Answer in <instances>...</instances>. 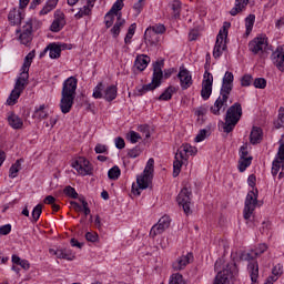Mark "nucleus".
I'll list each match as a JSON object with an SVG mask.
<instances>
[{
    "label": "nucleus",
    "instance_id": "obj_1",
    "mask_svg": "<svg viewBox=\"0 0 284 284\" xmlns=\"http://www.w3.org/2000/svg\"><path fill=\"white\" fill-rule=\"evenodd\" d=\"M79 81L74 77L68 78L62 84L60 110L62 114H69L77 99V85Z\"/></svg>",
    "mask_w": 284,
    "mask_h": 284
},
{
    "label": "nucleus",
    "instance_id": "obj_2",
    "mask_svg": "<svg viewBox=\"0 0 284 284\" xmlns=\"http://www.w3.org/2000/svg\"><path fill=\"white\" fill-rule=\"evenodd\" d=\"M241 116H243V108L241 103L235 102L226 111L225 122H222L223 132L230 134L236 128V123L241 121Z\"/></svg>",
    "mask_w": 284,
    "mask_h": 284
},
{
    "label": "nucleus",
    "instance_id": "obj_3",
    "mask_svg": "<svg viewBox=\"0 0 284 284\" xmlns=\"http://www.w3.org/2000/svg\"><path fill=\"white\" fill-rule=\"evenodd\" d=\"M118 95L116 85L112 84L109 87H104L103 82H99L97 87L93 89V99H105L109 103L114 101Z\"/></svg>",
    "mask_w": 284,
    "mask_h": 284
},
{
    "label": "nucleus",
    "instance_id": "obj_4",
    "mask_svg": "<svg viewBox=\"0 0 284 284\" xmlns=\"http://www.w3.org/2000/svg\"><path fill=\"white\" fill-rule=\"evenodd\" d=\"M227 28H230V23L225 22L216 37V42L213 49L214 59H220L223 52L227 50Z\"/></svg>",
    "mask_w": 284,
    "mask_h": 284
},
{
    "label": "nucleus",
    "instance_id": "obj_5",
    "mask_svg": "<svg viewBox=\"0 0 284 284\" xmlns=\"http://www.w3.org/2000/svg\"><path fill=\"white\" fill-rule=\"evenodd\" d=\"M154 174V159H149L142 174L138 175L136 183L139 190H148Z\"/></svg>",
    "mask_w": 284,
    "mask_h": 284
},
{
    "label": "nucleus",
    "instance_id": "obj_6",
    "mask_svg": "<svg viewBox=\"0 0 284 284\" xmlns=\"http://www.w3.org/2000/svg\"><path fill=\"white\" fill-rule=\"evenodd\" d=\"M258 204V190L255 189L250 191L245 199V205H244V219L245 221H250L252 219V215L254 214V211L256 210V205Z\"/></svg>",
    "mask_w": 284,
    "mask_h": 284
},
{
    "label": "nucleus",
    "instance_id": "obj_7",
    "mask_svg": "<svg viewBox=\"0 0 284 284\" xmlns=\"http://www.w3.org/2000/svg\"><path fill=\"white\" fill-rule=\"evenodd\" d=\"M176 202L179 205H182L184 214L190 216V214H192V209H190V205L192 204V189L184 186L180 191Z\"/></svg>",
    "mask_w": 284,
    "mask_h": 284
},
{
    "label": "nucleus",
    "instance_id": "obj_8",
    "mask_svg": "<svg viewBox=\"0 0 284 284\" xmlns=\"http://www.w3.org/2000/svg\"><path fill=\"white\" fill-rule=\"evenodd\" d=\"M28 85V79L19 77L16 81L14 89L11 91L7 103L8 105H14L17 101H19V97H21V93L23 90H26V87Z\"/></svg>",
    "mask_w": 284,
    "mask_h": 284
},
{
    "label": "nucleus",
    "instance_id": "obj_9",
    "mask_svg": "<svg viewBox=\"0 0 284 284\" xmlns=\"http://www.w3.org/2000/svg\"><path fill=\"white\" fill-rule=\"evenodd\" d=\"M71 165L81 176H90L92 174V164L85 158H78Z\"/></svg>",
    "mask_w": 284,
    "mask_h": 284
},
{
    "label": "nucleus",
    "instance_id": "obj_10",
    "mask_svg": "<svg viewBox=\"0 0 284 284\" xmlns=\"http://www.w3.org/2000/svg\"><path fill=\"white\" fill-rule=\"evenodd\" d=\"M230 99V93H223L220 91V97L215 100L214 105L210 108V111L215 116L221 115V110L225 112V109L227 108V100Z\"/></svg>",
    "mask_w": 284,
    "mask_h": 284
},
{
    "label": "nucleus",
    "instance_id": "obj_11",
    "mask_svg": "<svg viewBox=\"0 0 284 284\" xmlns=\"http://www.w3.org/2000/svg\"><path fill=\"white\" fill-rule=\"evenodd\" d=\"M214 83V77L209 71L204 72V78L202 81L201 97L203 101H207L212 97V84Z\"/></svg>",
    "mask_w": 284,
    "mask_h": 284
},
{
    "label": "nucleus",
    "instance_id": "obj_12",
    "mask_svg": "<svg viewBox=\"0 0 284 284\" xmlns=\"http://www.w3.org/2000/svg\"><path fill=\"white\" fill-rule=\"evenodd\" d=\"M248 50L253 54H258V52H265V50H267V37L261 36V37L254 38L248 43Z\"/></svg>",
    "mask_w": 284,
    "mask_h": 284
},
{
    "label": "nucleus",
    "instance_id": "obj_13",
    "mask_svg": "<svg viewBox=\"0 0 284 284\" xmlns=\"http://www.w3.org/2000/svg\"><path fill=\"white\" fill-rule=\"evenodd\" d=\"M170 223H172V220L170 216L164 215L162 216L159 222L152 226L150 231V236L154 239V236H159V234H163L165 230L170 227Z\"/></svg>",
    "mask_w": 284,
    "mask_h": 284
},
{
    "label": "nucleus",
    "instance_id": "obj_14",
    "mask_svg": "<svg viewBox=\"0 0 284 284\" xmlns=\"http://www.w3.org/2000/svg\"><path fill=\"white\" fill-rule=\"evenodd\" d=\"M232 90H234V73L226 71L222 80L220 92L232 94Z\"/></svg>",
    "mask_w": 284,
    "mask_h": 284
},
{
    "label": "nucleus",
    "instance_id": "obj_15",
    "mask_svg": "<svg viewBox=\"0 0 284 284\" xmlns=\"http://www.w3.org/2000/svg\"><path fill=\"white\" fill-rule=\"evenodd\" d=\"M178 78L180 79V85L182 90H187L192 87V74L184 67L180 68V72L178 73Z\"/></svg>",
    "mask_w": 284,
    "mask_h": 284
},
{
    "label": "nucleus",
    "instance_id": "obj_16",
    "mask_svg": "<svg viewBox=\"0 0 284 284\" xmlns=\"http://www.w3.org/2000/svg\"><path fill=\"white\" fill-rule=\"evenodd\" d=\"M34 59V51L29 52L26 58H24V62L22 64L21 68V73L20 77L22 79H30V67L32 65V60Z\"/></svg>",
    "mask_w": 284,
    "mask_h": 284
},
{
    "label": "nucleus",
    "instance_id": "obj_17",
    "mask_svg": "<svg viewBox=\"0 0 284 284\" xmlns=\"http://www.w3.org/2000/svg\"><path fill=\"white\" fill-rule=\"evenodd\" d=\"M193 258L194 255H192V253L182 255L181 257L178 258L176 262L173 263V270H175V272H181V270H184Z\"/></svg>",
    "mask_w": 284,
    "mask_h": 284
},
{
    "label": "nucleus",
    "instance_id": "obj_18",
    "mask_svg": "<svg viewBox=\"0 0 284 284\" xmlns=\"http://www.w3.org/2000/svg\"><path fill=\"white\" fill-rule=\"evenodd\" d=\"M162 80H163V62L156 61L153 64L152 82L161 87Z\"/></svg>",
    "mask_w": 284,
    "mask_h": 284
},
{
    "label": "nucleus",
    "instance_id": "obj_19",
    "mask_svg": "<svg viewBox=\"0 0 284 284\" xmlns=\"http://www.w3.org/2000/svg\"><path fill=\"white\" fill-rule=\"evenodd\" d=\"M144 41L146 45L156 47L159 41H161V36L152 31V29H146L144 32Z\"/></svg>",
    "mask_w": 284,
    "mask_h": 284
},
{
    "label": "nucleus",
    "instance_id": "obj_20",
    "mask_svg": "<svg viewBox=\"0 0 284 284\" xmlns=\"http://www.w3.org/2000/svg\"><path fill=\"white\" fill-rule=\"evenodd\" d=\"M183 161H187V158L184 156L183 151H179L175 154V160L173 162V176L176 179L181 174V168H183Z\"/></svg>",
    "mask_w": 284,
    "mask_h": 284
},
{
    "label": "nucleus",
    "instance_id": "obj_21",
    "mask_svg": "<svg viewBox=\"0 0 284 284\" xmlns=\"http://www.w3.org/2000/svg\"><path fill=\"white\" fill-rule=\"evenodd\" d=\"M8 123L13 130H21L23 128V120L14 112L9 113Z\"/></svg>",
    "mask_w": 284,
    "mask_h": 284
},
{
    "label": "nucleus",
    "instance_id": "obj_22",
    "mask_svg": "<svg viewBox=\"0 0 284 284\" xmlns=\"http://www.w3.org/2000/svg\"><path fill=\"white\" fill-rule=\"evenodd\" d=\"M263 141V130L258 126H253L250 134V143L252 145H258Z\"/></svg>",
    "mask_w": 284,
    "mask_h": 284
},
{
    "label": "nucleus",
    "instance_id": "obj_23",
    "mask_svg": "<svg viewBox=\"0 0 284 284\" xmlns=\"http://www.w3.org/2000/svg\"><path fill=\"white\" fill-rule=\"evenodd\" d=\"M9 22L11 26H19L21 21H23V16L21 13V10L13 8L9 14H8Z\"/></svg>",
    "mask_w": 284,
    "mask_h": 284
},
{
    "label": "nucleus",
    "instance_id": "obj_24",
    "mask_svg": "<svg viewBox=\"0 0 284 284\" xmlns=\"http://www.w3.org/2000/svg\"><path fill=\"white\" fill-rule=\"evenodd\" d=\"M124 26H125V19H123V14L120 13L118 14V18L113 28L111 29V34L114 39H116L119 34H121V28H123Z\"/></svg>",
    "mask_w": 284,
    "mask_h": 284
},
{
    "label": "nucleus",
    "instance_id": "obj_25",
    "mask_svg": "<svg viewBox=\"0 0 284 284\" xmlns=\"http://www.w3.org/2000/svg\"><path fill=\"white\" fill-rule=\"evenodd\" d=\"M230 276H232L230 270L220 271L215 276L213 284H230Z\"/></svg>",
    "mask_w": 284,
    "mask_h": 284
},
{
    "label": "nucleus",
    "instance_id": "obj_26",
    "mask_svg": "<svg viewBox=\"0 0 284 284\" xmlns=\"http://www.w3.org/2000/svg\"><path fill=\"white\" fill-rule=\"evenodd\" d=\"M148 63H150V57L145 54L138 55L134 61V68L139 70L140 72H143L145 68H148Z\"/></svg>",
    "mask_w": 284,
    "mask_h": 284
},
{
    "label": "nucleus",
    "instance_id": "obj_27",
    "mask_svg": "<svg viewBox=\"0 0 284 284\" xmlns=\"http://www.w3.org/2000/svg\"><path fill=\"white\" fill-rule=\"evenodd\" d=\"M272 274L273 275L267 278L265 284H274V283H276V281H278V276L283 275V265L276 264L272 268Z\"/></svg>",
    "mask_w": 284,
    "mask_h": 284
},
{
    "label": "nucleus",
    "instance_id": "obj_28",
    "mask_svg": "<svg viewBox=\"0 0 284 284\" xmlns=\"http://www.w3.org/2000/svg\"><path fill=\"white\" fill-rule=\"evenodd\" d=\"M248 274L251 276L252 283H257L258 281V262H250L247 265Z\"/></svg>",
    "mask_w": 284,
    "mask_h": 284
},
{
    "label": "nucleus",
    "instance_id": "obj_29",
    "mask_svg": "<svg viewBox=\"0 0 284 284\" xmlns=\"http://www.w3.org/2000/svg\"><path fill=\"white\" fill-rule=\"evenodd\" d=\"M247 3H250V0H235V7L231 9L230 14L236 17L239 12H243L247 8Z\"/></svg>",
    "mask_w": 284,
    "mask_h": 284
},
{
    "label": "nucleus",
    "instance_id": "obj_30",
    "mask_svg": "<svg viewBox=\"0 0 284 284\" xmlns=\"http://www.w3.org/2000/svg\"><path fill=\"white\" fill-rule=\"evenodd\" d=\"M123 6H124L123 0H116L113 3L110 11L106 13V18L112 17L113 14V17H116V19H119V14H121V10H123Z\"/></svg>",
    "mask_w": 284,
    "mask_h": 284
},
{
    "label": "nucleus",
    "instance_id": "obj_31",
    "mask_svg": "<svg viewBox=\"0 0 284 284\" xmlns=\"http://www.w3.org/2000/svg\"><path fill=\"white\" fill-rule=\"evenodd\" d=\"M48 50L50 59H59L61 57V45L52 43L45 48L44 52H48Z\"/></svg>",
    "mask_w": 284,
    "mask_h": 284
},
{
    "label": "nucleus",
    "instance_id": "obj_32",
    "mask_svg": "<svg viewBox=\"0 0 284 284\" xmlns=\"http://www.w3.org/2000/svg\"><path fill=\"white\" fill-rule=\"evenodd\" d=\"M21 161L23 160H17L16 163L11 165V168L9 169V179H17L19 172H21Z\"/></svg>",
    "mask_w": 284,
    "mask_h": 284
},
{
    "label": "nucleus",
    "instance_id": "obj_33",
    "mask_svg": "<svg viewBox=\"0 0 284 284\" xmlns=\"http://www.w3.org/2000/svg\"><path fill=\"white\" fill-rule=\"evenodd\" d=\"M174 92H176V87L170 85L164 90V92L158 99L159 101H170Z\"/></svg>",
    "mask_w": 284,
    "mask_h": 284
},
{
    "label": "nucleus",
    "instance_id": "obj_34",
    "mask_svg": "<svg viewBox=\"0 0 284 284\" xmlns=\"http://www.w3.org/2000/svg\"><path fill=\"white\" fill-rule=\"evenodd\" d=\"M255 21H256V16L254 14H248L245 18L246 36H250L252 33V29L254 28Z\"/></svg>",
    "mask_w": 284,
    "mask_h": 284
},
{
    "label": "nucleus",
    "instance_id": "obj_35",
    "mask_svg": "<svg viewBox=\"0 0 284 284\" xmlns=\"http://www.w3.org/2000/svg\"><path fill=\"white\" fill-rule=\"evenodd\" d=\"M251 165H252V156L240 158V161H239L240 172H245V170H247V168H250Z\"/></svg>",
    "mask_w": 284,
    "mask_h": 284
},
{
    "label": "nucleus",
    "instance_id": "obj_36",
    "mask_svg": "<svg viewBox=\"0 0 284 284\" xmlns=\"http://www.w3.org/2000/svg\"><path fill=\"white\" fill-rule=\"evenodd\" d=\"M281 168H282V170H284L283 169V161H281V159H278V158H275L273 163H272V170H271L272 175L276 176L278 174V172L281 171Z\"/></svg>",
    "mask_w": 284,
    "mask_h": 284
},
{
    "label": "nucleus",
    "instance_id": "obj_37",
    "mask_svg": "<svg viewBox=\"0 0 284 284\" xmlns=\"http://www.w3.org/2000/svg\"><path fill=\"white\" fill-rule=\"evenodd\" d=\"M170 8H171V10H172L173 13H174V18H175V19H179V17H181V1H179V0H173V1L170 3Z\"/></svg>",
    "mask_w": 284,
    "mask_h": 284
},
{
    "label": "nucleus",
    "instance_id": "obj_38",
    "mask_svg": "<svg viewBox=\"0 0 284 284\" xmlns=\"http://www.w3.org/2000/svg\"><path fill=\"white\" fill-rule=\"evenodd\" d=\"M54 8H57V0H53V1L48 0L45 6L40 11V14H48L49 12H52Z\"/></svg>",
    "mask_w": 284,
    "mask_h": 284
},
{
    "label": "nucleus",
    "instance_id": "obj_39",
    "mask_svg": "<svg viewBox=\"0 0 284 284\" xmlns=\"http://www.w3.org/2000/svg\"><path fill=\"white\" fill-rule=\"evenodd\" d=\"M108 176L111 179V181H116L119 176H121V169H119L116 165L111 168L108 172Z\"/></svg>",
    "mask_w": 284,
    "mask_h": 284
},
{
    "label": "nucleus",
    "instance_id": "obj_40",
    "mask_svg": "<svg viewBox=\"0 0 284 284\" xmlns=\"http://www.w3.org/2000/svg\"><path fill=\"white\" fill-rule=\"evenodd\" d=\"M43 212V205L38 204L34 206L33 211H32V221L33 223H37V221H39V219H41V214Z\"/></svg>",
    "mask_w": 284,
    "mask_h": 284
},
{
    "label": "nucleus",
    "instance_id": "obj_41",
    "mask_svg": "<svg viewBox=\"0 0 284 284\" xmlns=\"http://www.w3.org/2000/svg\"><path fill=\"white\" fill-rule=\"evenodd\" d=\"M90 14H92V9L84 6L83 8L79 9L74 17L75 19H83V17H90Z\"/></svg>",
    "mask_w": 284,
    "mask_h": 284
},
{
    "label": "nucleus",
    "instance_id": "obj_42",
    "mask_svg": "<svg viewBox=\"0 0 284 284\" xmlns=\"http://www.w3.org/2000/svg\"><path fill=\"white\" fill-rule=\"evenodd\" d=\"M135 30H136V23H133L129 27L128 33L124 38V43H132V37H134Z\"/></svg>",
    "mask_w": 284,
    "mask_h": 284
},
{
    "label": "nucleus",
    "instance_id": "obj_43",
    "mask_svg": "<svg viewBox=\"0 0 284 284\" xmlns=\"http://www.w3.org/2000/svg\"><path fill=\"white\" fill-rule=\"evenodd\" d=\"M253 85L258 90H265V88H267V80H265V78H256L253 82Z\"/></svg>",
    "mask_w": 284,
    "mask_h": 284
},
{
    "label": "nucleus",
    "instance_id": "obj_44",
    "mask_svg": "<svg viewBox=\"0 0 284 284\" xmlns=\"http://www.w3.org/2000/svg\"><path fill=\"white\" fill-rule=\"evenodd\" d=\"M63 193L70 199H79V193H77V190L70 185L64 187Z\"/></svg>",
    "mask_w": 284,
    "mask_h": 284
},
{
    "label": "nucleus",
    "instance_id": "obj_45",
    "mask_svg": "<svg viewBox=\"0 0 284 284\" xmlns=\"http://www.w3.org/2000/svg\"><path fill=\"white\" fill-rule=\"evenodd\" d=\"M156 88H160L159 84L155 82L151 81L149 84H144L139 92L141 94H145V92H150L152 90H156Z\"/></svg>",
    "mask_w": 284,
    "mask_h": 284
},
{
    "label": "nucleus",
    "instance_id": "obj_46",
    "mask_svg": "<svg viewBox=\"0 0 284 284\" xmlns=\"http://www.w3.org/2000/svg\"><path fill=\"white\" fill-rule=\"evenodd\" d=\"M34 116H36V119H47L48 118V112H45V104L40 105L39 109L36 110Z\"/></svg>",
    "mask_w": 284,
    "mask_h": 284
},
{
    "label": "nucleus",
    "instance_id": "obj_47",
    "mask_svg": "<svg viewBox=\"0 0 284 284\" xmlns=\"http://www.w3.org/2000/svg\"><path fill=\"white\" fill-rule=\"evenodd\" d=\"M196 152H199V150H196L195 146H191L190 144H183L182 145V153L185 154H190L191 156L196 154Z\"/></svg>",
    "mask_w": 284,
    "mask_h": 284
},
{
    "label": "nucleus",
    "instance_id": "obj_48",
    "mask_svg": "<svg viewBox=\"0 0 284 284\" xmlns=\"http://www.w3.org/2000/svg\"><path fill=\"white\" fill-rule=\"evenodd\" d=\"M54 21L58 23H61L62 26H65V13L61 10H55L54 12Z\"/></svg>",
    "mask_w": 284,
    "mask_h": 284
},
{
    "label": "nucleus",
    "instance_id": "obj_49",
    "mask_svg": "<svg viewBox=\"0 0 284 284\" xmlns=\"http://www.w3.org/2000/svg\"><path fill=\"white\" fill-rule=\"evenodd\" d=\"M17 32H21L22 34H32V20H28L26 24H23L22 30H17Z\"/></svg>",
    "mask_w": 284,
    "mask_h": 284
},
{
    "label": "nucleus",
    "instance_id": "obj_50",
    "mask_svg": "<svg viewBox=\"0 0 284 284\" xmlns=\"http://www.w3.org/2000/svg\"><path fill=\"white\" fill-rule=\"evenodd\" d=\"M19 41L22 45H28L32 41V34L30 33H20Z\"/></svg>",
    "mask_w": 284,
    "mask_h": 284
},
{
    "label": "nucleus",
    "instance_id": "obj_51",
    "mask_svg": "<svg viewBox=\"0 0 284 284\" xmlns=\"http://www.w3.org/2000/svg\"><path fill=\"white\" fill-rule=\"evenodd\" d=\"M149 30L152 32H155L156 34H165V24H154L153 27H150Z\"/></svg>",
    "mask_w": 284,
    "mask_h": 284
},
{
    "label": "nucleus",
    "instance_id": "obj_52",
    "mask_svg": "<svg viewBox=\"0 0 284 284\" xmlns=\"http://www.w3.org/2000/svg\"><path fill=\"white\" fill-rule=\"evenodd\" d=\"M141 152H143L141 150V146H135V148L129 150L128 158L129 159H136L138 156H141Z\"/></svg>",
    "mask_w": 284,
    "mask_h": 284
},
{
    "label": "nucleus",
    "instance_id": "obj_53",
    "mask_svg": "<svg viewBox=\"0 0 284 284\" xmlns=\"http://www.w3.org/2000/svg\"><path fill=\"white\" fill-rule=\"evenodd\" d=\"M126 139L130 140V143H139L141 141V134L136 133V131H130Z\"/></svg>",
    "mask_w": 284,
    "mask_h": 284
},
{
    "label": "nucleus",
    "instance_id": "obj_54",
    "mask_svg": "<svg viewBox=\"0 0 284 284\" xmlns=\"http://www.w3.org/2000/svg\"><path fill=\"white\" fill-rule=\"evenodd\" d=\"M252 81H253L252 75L245 74V75H243L242 79H241V85H242L243 88H250V85H252Z\"/></svg>",
    "mask_w": 284,
    "mask_h": 284
},
{
    "label": "nucleus",
    "instance_id": "obj_55",
    "mask_svg": "<svg viewBox=\"0 0 284 284\" xmlns=\"http://www.w3.org/2000/svg\"><path fill=\"white\" fill-rule=\"evenodd\" d=\"M169 284H185V281H183V275L178 273L171 276Z\"/></svg>",
    "mask_w": 284,
    "mask_h": 284
},
{
    "label": "nucleus",
    "instance_id": "obj_56",
    "mask_svg": "<svg viewBox=\"0 0 284 284\" xmlns=\"http://www.w3.org/2000/svg\"><path fill=\"white\" fill-rule=\"evenodd\" d=\"M85 239L90 243H97L99 241V234L97 232H87Z\"/></svg>",
    "mask_w": 284,
    "mask_h": 284
},
{
    "label": "nucleus",
    "instance_id": "obj_57",
    "mask_svg": "<svg viewBox=\"0 0 284 284\" xmlns=\"http://www.w3.org/2000/svg\"><path fill=\"white\" fill-rule=\"evenodd\" d=\"M205 139H207V130L202 129L195 136V143H201V141H205Z\"/></svg>",
    "mask_w": 284,
    "mask_h": 284
},
{
    "label": "nucleus",
    "instance_id": "obj_58",
    "mask_svg": "<svg viewBox=\"0 0 284 284\" xmlns=\"http://www.w3.org/2000/svg\"><path fill=\"white\" fill-rule=\"evenodd\" d=\"M65 26L57 22V20H53V22L51 23L50 30L51 32H61V30H63Z\"/></svg>",
    "mask_w": 284,
    "mask_h": 284
},
{
    "label": "nucleus",
    "instance_id": "obj_59",
    "mask_svg": "<svg viewBox=\"0 0 284 284\" xmlns=\"http://www.w3.org/2000/svg\"><path fill=\"white\" fill-rule=\"evenodd\" d=\"M80 203H82V212H84L85 216L90 215V206L88 205V201H85V197L81 196L79 197Z\"/></svg>",
    "mask_w": 284,
    "mask_h": 284
},
{
    "label": "nucleus",
    "instance_id": "obj_60",
    "mask_svg": "<svg viewBox=\"0 0 284 284\" xmlns=\"http://www.w3.org/2000/svg\"><path fill=\"white\" fill-rule=\"evenodd\" d=\"M10 232H12V225L6 224V225L0 226V234L2 236H8V234H10Z\"/></svg>",
    "mask_w": 284,
    "mask_h": 284
},
{
    "label": "nucleus",
    "instance_id": "obj_61",
    "mask_svg": "<svg viewBox=\"0 0 284 284\" xmlns=\"http://www.w3.org/2000/svg\"><path fill=\"white\" fill-rule=\"evenodd\" d=\"M62 258H64V261H74L75 256L71 250L64 248Z\"/></svg>",
    "mask_w": 284,
    "mask_h": 284
},
{
    "label": "nucleus",
    "instance_id": "obj_62",
    "mask_svg": "<svg viewBox=\"0 0 284 284\" xmlns=\"http://www.w3.org/2000/svg\"><path fill=\"white\" fill-rule=\"evenodd\" d=\"M114 142H115V148L118 150H123V148H125V140H123V138L118 136L115 138Z\"/></svg>",
    "mask_w": 284,
    "mask_h": 284
},
{
    "label": "nucleus",
    "instance_id": "obj_63",
    "mask_svg": "<svg viewBox=\"0 0 284 284\" xmlns=\"http://www.w3.org/2000/svg\"><path fill=\"white\" fill-rule=\"evenodd\" d=\"M276 159H280V161H283V170H284V143H282L278 148L277 155L275 156Z\"/></svg>",
    "mask_w": 284,
    "mask_h": 284
},
{
    "label": "nucleus",
    "instance_id": "obj_64",
    "mask_svg": "<svg viewBox=\"0 0 284 284\" xmlns=\"http://www.w3.org/2000/svg\"><path fill=\"white\" fill-rule=\"evenodd\" d=\"M277 128H284V108L280 109Z\"/></svg>",
    "mask_w": 284,
    "mask_h": 284
}]
</instances>
